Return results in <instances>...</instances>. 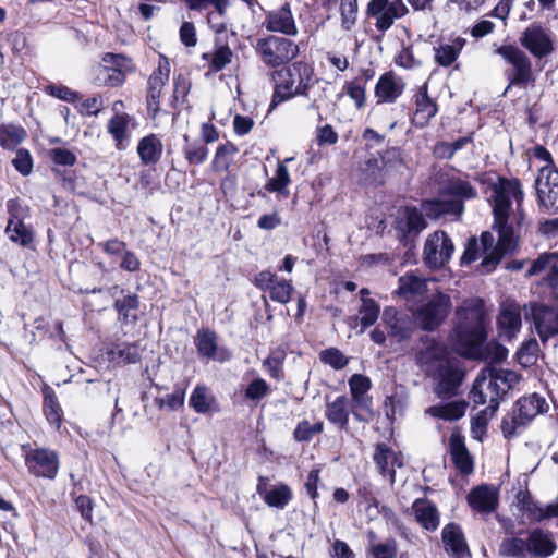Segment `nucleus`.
<instances>
[{
	"label": "nucleus",
	"instance_id": "47",
	"mask_svg": "<svg viewBox=\"0 0 558 558\" xmlns=\"http://www.w3.org/2000/svg\"><path fill=\"white\" fill-rule=\"evenodd\" d=\"M26 136L22 126L8 124L0 126V145L4 149H13L21 144Z\"/></svg>",
	"mask_w": 558,
	"mask_h": 558
},
{
	"label": "nucleus",
	"instance_id": "31",
	"mask_svg": "<svg viewBox=\"0 0 558 558\" xmlns=\"http://www.w3.org/2000/svg\"><path fill=\"white\" fill-rule=\"evenodd\" d=\"M137 154L143 165H156L163 151L161 140L156 134H149L140 140L137 144Z\"/></svg>",
	"mask_w": 558,
	"mask_h": 558
},
{
	"label": "nucleus",
	"instance_id": "57",
	"mask_svg": "<svg viewBox=\"0 0 558 558\" xmlns=\"http://www.w3.org/2000/svg\"><path fill=\"white\" fill-rule=\"evenodd\" d=\"M341 25L344 29L349 31L356 20L357 2L356 0H341Z\"/></svg>",
	"mask_w": 558,
	"mask_h": 558
},
{
	"label": "nucleus",
	"instance_id": "54",
	"mask_svg": "<svg viewBox=\"0 0 558 558\" xmlns=\"http://www.w3.org/2000/svg\"><path fill=\"white\" fill-rule=\"evenodd\" d=\"M190 405L197 413H206L210 410L208 389L205 386H196L190 397Z\"/></svg>",
	"mask_w": 558,
	"mask_h": 558
},
{
	"label": "nucleus",
	"instance_id": "19",
	"mask_svg": "<svg viewBox=\"0 0 558 558\" xmlns=\"http://www.w3.org/2000/svg\"><path fill=\"white\" fill-rule=\"evenodd\" d=\"M381 324L388 330V336L397 342L408 340L413 331L411 317L395 307H386L381 315Z\"/></svg>",
	"mask_w": 558,
	"mask_h": 558
},
{
	"label": "nucleus",
	"instance_id": "8",
	"mask_svg": "<svg viewBox=\"0 0 558 558\" xmlns=\"http://www.w3.org/2000/svg\"><path fill=\"white\" fill-rule=\"evenodd\" d=\"M133 70V62L130 58L120 53L107 52L94 69V83L98 86H120L125 81L126 74Z\"/></svg>",
	"mask_w": 558,
	"mask_h": 558
},
{
	"label": "nucleus",
	"instance_id": "30",
	"mask_svg": "<svg viewBox=\"0 0 558 558\" xmlns=\"http://www.w3.org/2000/svg\"><path fill=\"white\" fill-rule=\"evenodd\" d=\"M449 449L456 468L463 474H470L473 471V460L462 436L456 433L451 434L449 437Z\"/></svg>",
	"mask_w": 558,
	"mask_h": 558
},
{
	"label": "nucleus",
	"instance_id": "20",
	"mask_svg": "<svg viewBox=\"0 0 558 558\" xmlns=\"http://www.w3.org/2000/svg\"><path fill=\"white\" fill-rule=\"evenodd\" d=\"M194 343L198 355L207 360L226 362L231 357L228 349L218 345V336L210 329H199Z\"/></svg>",
	"mask_w": 558,
	"mask_h": 558
},
{
	"label": "nucleus",
	"instance_id": "15",
	"mask_svg": "<svg viewBox=\"0 0 558 558\" xmlns=\"http://www.w3.org/2000/svg\"><path fill=\"white\" fill-rule=\"evenodd\" d=\"M25 465L28 472L37 477L56 478L60 461L54 450L47 448L29 449L25 452Z\"/></svg>",
	"mask_w": 558,
	"mask_h": 558
},
{
	"label": "nucleus",
	"instance_id": "62",
	"mask_svg": "<svg viewBox=\"0 0 558 558\" xmlns=\"http://www.w3.org/2000/svg\"><path fill=\"white\" fill-rule=\"evenodd\" d=\"M269 387L263 378L253 379L245 389V397L253 401H259L267 396Z\"/></svg>",
	"mask_w": 558,
	"mask_h": 558
},
{
	"label": "nucleus",
	"instance_id": "55",
	"mask_svg": "<svg viewBox=\"0 0 558 558\" xmlns=\"http://www.w3.org/2000/svg\"><path fill=\"white\" fill-rule=\"evenodd\" d=\"M319 360L335 369H342L349 363L348 357L337 348H328L319 353Z\"/></svg>",
	"mask_w": 558,
	"mask_h": 558
},
{
	"label": "nucleus",
	"instance_id": "1",
	"mask_svg": "<svg viewBox=\"0 0 558 558\" xmlns=\"http://www.w3.org/2000/svg\"><path fill=\"white\" fill-rule=\"evenodd\" d=\"M492 190L493 228L498 233V241L495 244V238L489 231H484L481 234L480 247L484 257L478 265L477 271L482 275L494 271L504 256L511 254L517 247L514 230L512 226L508 223V219L512 201L522 198L519 183L500 179L498 184H493Z\"/></svg>",
	"mask_w": 558,
	"mask_h": 558
},
{
	"label": "nucleus",
	"instance_id": "25",
	"mask_svg": "<svg viewBox=\"0 0 558 558\" xmlns=\"http://www.w3.org/2000/svg\"><path fill=\"white\" fill-rule=\"evenodd\" d=\"M497 325L501 337L508 340L513 338L522 326L520 305L514 302L502 304L497 318Z\"/></svg>",
	"mask_w": 558,
	"mask_h": 558
},
{
	"label": "nucleus",
	"instance_id": "17",
	"mask_svg": "<svg viewBox=\"0 0 558 558\" xmlns=\"http://www.w3.org/2000/svg\"><path fill=\"white\" fill-rule=\"evenodd\" d=\"M520 43L532 56L538 59L549 56L555 50L551 32L536 22L524 29Z\"/></svg>",
	"mask_w": 558,
	"mask_h": 558
},
{
	"label": "nucleus",
	"instance_id": "48",
	"mask_svg": "<svg viewBox=\"0 0 558 558\" xmlns=\"http://www.w3.org/2000/svg\"><path fill=\"white\" fill-rule=\"evenodd\" d=\"M238 147L227 142L226 144L220 145L214 156L213 168L215 171L228 170L231 162L233 161L234 156L238 154Z\"/></svg>",
	"mask_w": 558,
	"mask_h": 558
},
{
	"label": "nucleus",
	"instance_id": "53",
	"mask_svg": "<svg viewBox=\"0 0 558 558\" xmlns=\"http://www.w3.org/2000/svg\"><path fill=\"white\" fill-rule=\"evenodd\" d=\"M268 292L272 301L287 304L291 300L293 287L288 280L277 279Z\"/></svg>",
	"mask_w": 558,
	"mask_h": 558
},
{
	"label": "nucleus",
	"instance_id": "37",
	"mask_svg": "<svg viewBox=\"0 0 558 558\" xmlns=\"http://www.w3.org/2000/svg\"><path fill=\"white\" fill-rule=\"evenodd\" d=\"M444 194L453 196L451 201H460L462 204L464 201L473 199L477 196L476 189L468 181L460 177L450 178L442 189Z\"/></svg>",
	"mask_w": 558,
	"mask_h": 558
},
{
	"label": "nucleus",
	"instance_id": "27",
	"mask_svg": "<svg viewBox=\"0 0 558 558\" xmlns=\"http://www.w3.org/2000/svg\"><path fill=\"white\" fill-rule=\"evenodd\" d=\"M396 294L405 301L414 300L427 292V280L415 271H408L398 280Z\"/></svg>",
	"mask_w": 558,
	"mask_h": 558
},
{
	"label": "nucleus",
	"instance_id": "64",
	"mask_svg": "<svg viewBox=\"0 0 558 558\" xmlns=\"http://www.w3.org/2000/svg\"><path fill=\"white\" fill-rule=\"evenodd\" d=\"M373 558H396L397 542L389 538L384 543H378L372 546Z\"/></svg>",
	"mask_w": 558,
	"mask_h": 558
},
{
	"label": "nucleus",
	"instance_id": "52",
	"mask_svg": "<svg viewBox=\"0 0 558 558\" xmlns=\"http://www.w3.org/2000/svg\"><path fill=\"white\" fill-rule=\"evenodd\" d=\"M323 429V422L319 421L311 424L308 421L304 420L296 425L293 436L296 441H310L315 435L322 433Z\"/></svg>",
	"mask_w": 558,
	"mask_h": 558
},
{
	"label": "nucleus",
	"instance_id": "49",
	"mask_svg": "<svg viewBox=\"0 0 558 558\" xmlns=\"http://www.w3.org/2000/svg\"><path fill=\"white\" fill-rule=\"evenodd\" d=\"M359 313L361 327L362 329H366L374 325L378 319L380 307L375 300L371 298H363Z\"/></svg>",
	"mask_w": 558,
	"mask_h": 558
},
{
	"label": "nucleus",
	"instance_id": "63",
	"mask_svg": "<svg viewBox=\"0 0 558 558\" xmlns=\"http://www.w3.org/2000/svg\"><path fill=\"white\" fill-rule=\"evenodd\" d=\"M12 163L17 172L22 175H28L33 170V159L28 150L19 149Z\"/></svg>",
	"mask_w": 558,
	"mask_h": 558
},
{
	"label": "nucleus",
	"instance_id": "9",
	"mask_svg": "<svg viewBox=\"0 0 558 558\" xmlns=\"http://www.w3.org/2000/svg\"><path fill=\"white\" fill-rule=\"evenodd\" d=\"M497 53L512 65V70L506 72L509 84L505 93L512 86L526 87L530 82L534 81L532 62L524 51L515 46L505 45L497 49Z\"/></svg>",
	"mask_w": 558,
	"mask_h": 558
},
{
	"label": "nucleus",
	"instance_id": "22",
	"mask_svg": "<svg viewBox=\"0 0 558 558\" xmlns=\"http://www.w3.org/2000/svg\"><path fill=\"white\" fill-rule=\"evenodd\" d=\"M466 500L469 506L476 512H494L498 507V489L488 484L478 485L470 490Z\"/></svg>",
	"mask_w": 558,
	"mask_h": 558
},
{
	"label": "nucleus",
	"instance_id": "34",
	"mask_svg": "<svg viewBox=\"0 0 558 558\" xmlns=\"http://www.w3.org/2000/svg\"><path fill=\"white\" fill-rule=\"evenodd\" d=\"M416 521L427 531H435L439 525L437 507L426 499H417L413 504Z\"/></svg>",
	"mask_w": 558,
	"mask_h": 558
},
{
	"label": "nucleus",
	"instance_id": "4",
	"mask_svg": "<svg viewBox=\"0 0 558 558\" xmlns=\"http://www.w3.org/2000/svg\"><path fill=\"white\" fill-rule=\"evenodd\" d=\"M274 95L270 106L290 100L296 96L308 95L315 83L313 66L304 61H296L288 66L270 72Z\"/></svg>",
	"mask_w": 558,
	"mask_h": 558
},
{
	"label": "nucleus",
	"instance_id": "18",
	"mask_svg": "<svg viewBox=\"0 0 558 558\" xmlns=\"http://www.w3.org/2000/svg\"><path fill=\"white\" fill-rule=\"evenodd\" d=\"M539 205L548 213H558V169L545 166L535 181Z\"/></svg>",
	"mask_w": 558,
	"mask_h": 558
},
{
	"label": "nucleus",
	"instance_id": "29",
	"mask_svg": "<svg viewBox=\"0 0 558 558\" xmlns=\"http://www.w3.org/2000/svg\"><path fill=\"white\" fill-rule=\"evenodd\" d=\"M442 542L447 551L457 558L469 554L468 545L459 525L449 523L442 529Z\"/></svg>",
	"mask_w": 558,
	"mask_h": 558
},
{
	"label": "nucleus",
	"instance_id": "50",
	"mask_svg": "<svg viewBox=\"0 0 558 558\" xmlns=\"http://www.w3.org/2000/svg\"><path fill=\"white\" fill-rule=\"evenodd\" d=\"M525 511L529 520L536 523L553 517H558V497L555 504H549L545 508L536 504L527 505Z\"/></svg>",
	"mask_w": 558,
	"mask_h": 558
},
{
	"label": "nucleus",
	"instance_id": "23",
	"mask_svg": "<svg viewBox=\"0 0 558 558\" xmlns=\"http://www.w3.org/2000/svg\"><path fill=\"white\" fill-rule=\"evenodd\" d=\"M415 111L412 117V123L416 128H425L432 118L438 112V107L435 100L428 96V84L424 83L418 87L413 96Z\"/></svg>",
	"mask_w": 558,
	"mask_h": 558
},
{
	"label": "nucleus",
	"instance_id": "46",
	"mask_svg": "<svg viewBox=\"0 0 558 558\" xmlns=\"http://www.w3.org/2000/svg\"><path fill=\"white\" fill-rule=\"evenodd\" d=\"M233 52L227 45L217 47L214 53H203L202 58L209 62V70L219 72L223 70L232 60Z\"/></svg>",
	"mask_w": 558,
	"mask_h": 558
},
{
	"label": "nucleus",
	"instance_id": "28",
	"mask_svg": "<svg viewBox=\"0 0 558 558\" xmlns=\"http://www.w3.org/2000/svg\"><path fill=\"white\" fill-rule=\"evenodd\" d=\"M143 348L140 342H117L108 350V359L117 364H135L141 361Z\"/></svg>",
	"mask_w": 558,
	"mask_h": 558
},
{
	"label": "nucleus",
	"instance_id": "59",
	"mask_svg": "<svg viewBox=\"0 0 558 558\" xmlns=\"http://www.w3.org/2000/svg\"><path fill=\"white\" fill-rule=\"evenodd\" d=\"M557 253H545L539 255L535 260H533L531 267L527 270V275H545L549 266L553 264V262L557 263Z\"/></svg>",
	"mask_w": 558,
	"mask_h": 558
},
{
	"label": "nucleus",
	"instance_id": "11",
	"mask_svg": "<svg viewBox=\"0 0 558 558\" xmlns=\"http://www.w3.org/2000/svg\"><path fill=\"white\" fill-rule=\"evenodd\" d=\"M525 318L531 320L543 342L558 336V306L543 302H530L524 306Z\"/></svg>",
	"mask_w": 558,
	"mask_h": 558
},
{
	"label": "nucleus",
	"instance_id": "7",
	"mask_svg": "<svg viewBox=\"0 0 558 558\" xmlns=\"http://www.w3.org/2000/svg\"><path fill=\"white\" fill-rule=\"evenodd\" d=\"M255 49L263 63L270 68L289 63L300 52L299 46L291 39L276 35L257 39Z\"/></svg>",
	"mask_w": 558,
	"mask_h": 558
},
{
	"label": "nucleus",
	"instance_id": "35",
	"mask_svg": "<svg viewBox=\"0 0 558 558\" xmlns=\"http://www.w3.org/2000/svg\"><path fill=\"white\" fill-rule=\"evenodd\" d=\"M466 408V401L454 400L432 405L426 409V414L444 421H457L465 414Z\"/></svg>",
	"mask_w": 558,
	"mask_h": 558
},
{
	"label": "nucleus",
	"instance_id": "51",
	"mask_svg": "<svg viewBox=\"0 0 558 558\" xmlns=\"http://www.w3.org/2000/svg\"><path fill=\"white\" fill-rule=\"evenodd\" d=\"M165 84V82L156 77H149L148 80V93L146 101L148 110L151 111L154 116H156L160 109V96Z\"/></svg>",
	"mask_w": 558,
	"mask_h": 558
},
{
	"label": "nucleus",
	"instance_id": "61",
	"mask_svg": "<svg viewBox=\"0 0 558 558\" xmlns=\"http://www.w3.org/2000/svg\"><path fill=\"white\" fill-rule=\"evenodd\" d=\"M47 94L58 99L68 101V102H76L81 99V96L77 92L72 90L71 88L64 85H48L46 87Z\"/></svg>",
	"mask_w": 558,
	"mask_h": 558
},
{
	"label": "nucleus",
	"instance_id": "32",
	"mask_svg": "<svg viewBox=\"0 0 558 558\" xmlns=\"http://www.w3.org/2000/svg\"><path fill=\"white\" fill-rule=\"evenodd\" d=\"M422 207L425 215L434 219L444 215L461 216L464 210V205L460 201L440 198L425 201Z\"/></svg>",
	"mask_w": 558,
	"mask_h": 558
},
{
	"label": "nucleus",
	"instance_id": "13",
	"mask_svg": "<svg viewBox=\"0 0 558 558\" xmlns=\"http://www.w3.org/2000/svg\"><path fill=\"white\" fill-rule=\"evenodd\" d=\"M454 245L445 231L429 234L423 250V260L428 268L439 269L451 258Z\"/></svg>",
	"mask_w": 558,
	"mask_h": 558
},
{
	"label": "nucleus",
	"instance_id": "40",
	"mask_svg": "<svg viewBox=\"0 0 558 558\" xmlns=\"http://www.w3.org/2000/svg\"><path fill=\"white\" fill-rule=\"evenodd\" d=\"M5 233L12 242L24 247H27L33 243L32 230L13 214L8 220Z\"/></svg>",
	"mask_w": 558,
	"mask_h": 558
},
{
	"label": "nucleus",
	"instance_id": "41",
	"mask_svg": "<svg viewBox=\"0 0 558 558\" xmlns=\"http://www.w3.org/2000/svg\"><path fill=\"white\" fill-rule=\"evenodd\" d=\"M183 140L185 144L182 147V151L189 165L199 166L204 163L209 154V149L207 148L205 143H203L199 140L190 141L187 134L183 135Z\"/></svg>",
	"mask_w": 558,
	"mask_h": 558
},
{
	"label": "nucleus",
	"instance_id": "33",
	"mask_svg": "<svg viewBox=\"0 0 558 558\" xmlns=\"http://www.w3.org/2000/svg\"><path fill=\"white\" fill-rule=\"evenodd\" d=\"M43 391V411L47 422L59 429L62 424L63 411L59 403L56 391L48 385H44Z\"/></svg>",
	"mask_w": 558,
	"mask_h": 558
},
{
	"label": "nucleus",
	"instance_id": "5",
	"mask_svg": "<svg viewBox=\"0 0 558 558\" xmlns=\"http://www.w3.org/2000/svg\"><path fill=\"white\" fill-rule=\"evenodd\" d=\"M557 549L553 534L542 527L520 531L515 536L505 538L499 553L509 558H548Z\"/></svg>",
	"mask_w": 558,
	"mask_h": 558
},
{
	"label": "nucleus",
	"instance_id": "58",
	"mask_svg": "<svg viewBox=\"0 0 558 558\" xmlns=\"http://www.w3.org/2000/svg\"><path fill=\"white\" fill-rule=\"evenodd\" d=\"M284 356L286 354L283 351L271 352V354L264 362V367L275 379H280L283 375L282 363Z\"/></svg>",
	"mask_w": 558,
	"mask_h": 558
},
{
	"label": "nucleus",
	"instance_id": "44",
	"mask_svg": "<svg viewBox=\"0 0 558 558\" xmlns=\"http://www.w3.org/2000/svg\"><path fill=\"white\" fill-rule=\"evenodd\" d=\"M352 404L350 407L354 418L359 422H369L373 416V400L369 395L351 396Z\"/></svg>",
	"mask_w": 558,
	"mask_h": 558
},
{
	"label": "nucleus",
	"instance_id": "21",
	"mask_svg": "<svg viewBox=\"0 0 558 558\" xmlns=\"http://www.w3.org/2000/svg\"><path fill=\"white\" fill-rule=\"evenodd\" d=\"M405 84L403 80L398 76L395 72H385L378 78L374 95L377 99V104H393L403 94Z\"/></svg>",
	"mask_w": 558,
	"mask_h": 558
},
{
	"label": "nucleus",
	"instance_id": "42",
	"mask_svg": "<svg viewBox=\"0 0 558 558\" xmlns=\"http://www.w3.org/2000/svg\"><path fill=\"white\" fill-rule=\"evenodd\" d=\"M291 183L289 170L284 162H279L275 175L267 181L264 189L270 193H277L279 196L289 195L288 186Z\"/></svg>",
	"mask_w": 558,
	"mask_h": 558
},
{
	"label": "nucleus",
	"instance_id": "2",
	"mask_svg": "<svg viewBox=\"0 0 558 558\" xmlns=\"http://www.w3.org/2000/svg\"><path fill=\"white\" fill-rule=\"evenodd\" d=\"M457 323L449 340L457 353L466 357H482L486 340V312L481 299L464 300L456 311Z\"/></svg>",
	"mask_w": 558,
	"mask_h": 558
},
{
	"label": "nucleus",
	"instance_id": "16",
	"mask_svg": "<svg viewBox=\"0 0 558 558\" xmlns=\"http://www.w3.org/2000/svg\"><path fill=\"white\" fill-rule=\"evenodd\" d=\"M433 376L436 380L434 388L435 395L440 399H450L458 393V389L461 386L464 373L453 361L442 362Z\"/></svg>",
	"mask_w": 558,
	"mask_h": 558
},
{
	"label": "nucleus",
	"instance_id": "45",
	"mask_svg": "<svg viewBox=\"0 0 558 558\" xmlns=\"http://www.w3.org/2000/svg\"><path fill=\"white\" fill-rule=\"evenodd\" d=\"M130 117L128 114H114L108 123V132L116 141L119 149L124 147V142L128 141V125Z\"/></svg>",
	"mask_w": 558,
	"mask_h": 558
},
{
	"label": "nucleus",
	"instance_id": "14",
	"mask_svg": "<svg viewBox=\"0 0 558 558\" xmlns=\"http://www.w3.org/2000/svg\"><path fill=\"white\" fill-rule=\"evenodd\" d=\"M427 227L424 215L414 206H405L398 210L395 229L404 246L412 245L414 239Z\"/></svg>",
	"mask_w": 558,
	"mask_h": 558
},
{
	"label": "nucleus",
	"instance_id": "26",
	"mask_svg": "<svg viewBox=\"0 0 558 558\" xmlns=\"http://www.w3.org/2000/svg\"><path fill=\"white\" fill-rule=\"evenodd\" d=\"M417 363L425 367L427 373H433L442 362H450L447 359V349L435 339L428 340L416 356Z\"/></svg>",
	"mask_w": 558,
	"mask_h": 558
},
{
	"label": "nucleus",
	"instance_id": "36",
	"mask_svg": "<svg viewBox=\"0 0 558 558\" xmlns=\"http://www.w3.org/2000/svg\"><path fill=\"white\" fill-rule=\"evenodd\" d=\"M465 44L466 40L462 37H456L449 43L439 44L438 47L434 48L436 63L445 68L450 66L457 61Z\"/></svg>",
	"mask_w": 558,
	"mask_h": 558
},
{
	"label": "nucleus",
	"instance_id": "38",
	"mask_svg": "<svg viewBox=\"0 0 558 558\" xmlns=\"http://www.w3.org/2000/svg\"><path fill=\"white\" fill-rule=\"evenodd\" d=\"M350 412L349 400L345 396L337 397L335 401L327 403L326 407L327 420L340 429L348 428Z\"/></svg>",
	"mask_w": 558,
	"mask_h": 558
},
{
	"label": "nucleus",
	"instance_id": "3",
	"mask_svg": "<svg viewBox=\"0 0 558 558\" xmlns=\"http://www.w3.org/2000/svg\"><path fill=\"white\" fill-rule=\"evenodd\" d=\"M520 380V375L510 369L487 366L475 378L469 399L476 405L487 407L484 414L494 416L500 402Z\"/></svg>",
	"mask_w": 558,
	"mask_h": 558
},
{
	"label": "nucleus",
	"instance_id": "39",
	"mask_svg": "<svg viewBox=\"0 0 558 558\" xmlns=\"http://www.w3.org/2000/svg\"><path fill=\"white\" fill-rule=\"evenodd\" d=\"M393 458V450L386 444L379 442L375 447L373 460L379 474L388 477L391 484L396 481V470L390 469V459Z\"/></svg>",
	"mask_w": 558,
	"mask_h": 558
},
{
	"label": "nucleus",
	"instance_id": "43",
	"mask_svg": "<svg viewBox=\"0 0 558 558\" xmlns=\"http://www.w3.org/2000/svg\"><path fill=\"white\" fill-rule=\"evenodd\" d=\"M292 496L290 487L286 484H280L265 492L264 501L271 508L283 509L292 500Z\"/></svg>",
	"mask_w": 558,
	"mask_h": 558
},
{
	"label": "nucleus",
	"instance_id": "56",
	"mask_svg": "<svg viewBox=\"0 0 558 558\" xmlns=\"http://www.w3.org/2000/svg\"><path fill=\"white\" fill-rule=\"evenodd\" d=\"M49 158L54 165L62 167H72L77 161V157L74 151L62 147L50 149Z\"/></svg>",
	"mask_w": 558,
	"mask_h": 558
},
{
	"label": "nucleus",
	"instance_id": "24",
	"mask_svg": "<svg viewBox=\"0 0 558 558\" xmlns=\"http://www.w3.org/2000/svg\"><path fill=\"white\" fill-rule=\"evenodd\" d=\"M264 24L267 31L286 36H295L299 32L289 3L270 11L266 15Z\"/></svg>",
	"mask_w": 558,
	"mask_h": 558
},
{
	"label": "nucleus",
	"instance_id": "10",
	"mask_svg": "<svg viewBox=\"0 0 558 558\" xmlns=\"http://www.w3.org/2000/svg\"><path fill=\"white\" fill-rule=\"evenodd\" d=\"M451 308V298L446 293L438 292L417 308L415 319L421 329L434 331L446 320Z\"/></svg>",
	"mask_w": 558,
	"mask_h": 558
},
{
	"label": "nucleus",
	"instance_id": "60",
	"mask_svg": "<svg viewBox=\"0 0 558 558\" xmlns=\"http://www.w3.org/2000/svg\"><path fill=\"white\" fill-rule=\"evenodd\" d=\"M140 305L138 296L135 294L125 295L122 299H117L114 302V308L119 315L123 317V320L128 322L130 317V311L136 310Z\"/></svg>",
	"mask_w": 558,
	"mask_h": 558
},
{
	"label": "nucleus",
	"instance_id": "12",
	"mask_svg": "<svg viewBox=\"0 0 558 558\" xmlns=\"http://www.w3.org/2000/svg\"><path fill=\"white\" fill-rule=\"evenodd\" d=\"M410 12L403 0H371L367 4V15L375 20L377 31L385 33L395 23Z\"/></svg>",
	"mask_w": 558,
	"mask_h": 558
},
{
	"label": "nucleus",
	"instance_id": "6",
	"mask_svg": "<svg viewBox=\"0 0 558 558\" xmlns=\"http://www.w3.org/2000/svg\"><path fill=\"white\" fill-rule=\"evenodd\" d=\"M548 405L546 400L537 393L520 398L511 413L504 416L501 430L506 438L513 437L518 430L530 423L536 415L545 412Z\"/></svg>",
	"mask_w": 558,
	"mask_h": 558
}]
</instances>
